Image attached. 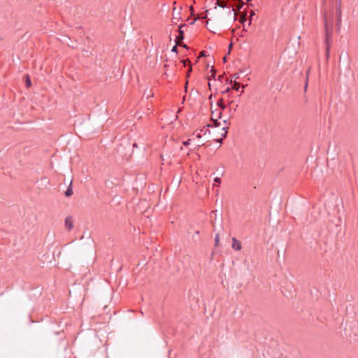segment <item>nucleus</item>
<instances>
[{"instance_id": "b1692460", "label": "nucleus", "mask_w": 358, "mask_h": 358, "mask_svg": "<svg viewBox=\"0 0 358 358\" xmlns=\"http://www.w3.org/2000/svg\"><path fill=\"white\" fill-rule=\"evenodd\" d=\"M204 55V52H201V54H200V57H202Z\"/></svg>"}, {"instance_id": "dca6fc26", "label": "nucleus", "mask_w": 358, "mask_h": 358, "mask_svg": "<svg viewBox=\"0 0 358 358\" xmlns=\"http://www.w3.org/2000/svg\"><path fill=\"white\" fill-rule=\"evenodd\" d=\"M189 144H190V139H188V140H187V141L183 142V145H188Z\"/></svg>"}, {"instance_id": "6ab92c4d", "label": "nucleus", "mask_w": 358, "mask_h": 358, "mask_svg": "<svg viewBox=\"0 0 358 358\" xmlns=\"http://www.w3.org/2000/svg\"><path fill=\"white\" fill-rule=\"evenodd\" d=\"M171 51L174 52H177V46L176 45L173 46Z\"/></svg>"}, {"instance_id": "4468645a", "label": "nucleus", "mask_w": 358, "mask_h": 358, "mask_svg": "<svg viewBox=\"0 0 358 358\" xmlns=\"http://www.w3.org/2000/svg\"><path fill=\"white\" fill-rule=\"evenodd\" d=\"M246 20L245 19V15L241 17L240 22L241 23H243Z\"/></svg>"}, {"instance_id": "a878e982", "label": "nucleus", "mask_w": 358, "mask_h": 358, "mask_svg": "<svg viewBox=\"0 0 358 358\" xmlns=\"http://www.w3.org/2000/svg\"><path fill=\"white\" fill-rule=\"evenodd\" d=\"M223 122H224V124H227V120H223Z\"/></svg>"}, {"instance_id": "c85d7f7f", "label": "nucleus", "mask_w": 358, "mask_h": 358, "mask_svg": "<svg viewBox=\"0 0 358 358\" xmlns=\"http://www.w3.org/2000/svg\"><path fill=\"white\" fill-rule=\"evenodd\" d=\"M183 47L185 48H187L186 45H183Z\"/></svg>"}, {"instance_id": "c756f323", "label": "nucleus", "mask_w": 358, "mask_h": 358, "mask_svg": "<svg viewBox=\"0 0 358 358\" xmlns=\"http://www.w3.org/2000/svg\"><path fill=\"white\" fill-rule=\"evenodd\" d=\"M203 143H201V144H199L198 146H201V145H203Z\"/></svg>"}, {"instance_id": "5701e85b", "label": "nucleus", "mask_w": 358, "mask_h": 358, "mask_svg": "<svg viewBox=\"0 0 358 358\" xmlns=\"http://www.w3.org/2000/svg\"><path fill=\"white\" fill-rule=\"evenodd\" d=\"M238 107V104H235L234 105V110H236V108Z\"/></svg>"}, {"instance_id": "2eb2a0df", "label": "nucleus", "mask_w": 358, "mask_h": 358, "mask_svg": "<svg viewBox=\"0 0 358 358\" xmlns=\"http://www.w3.org/2000/svg\"><path fill=\"white\" fill-rule=\"evenodd\" d=\"M239 78V74L238 73H236L234 75H233L232 76V78L231 79H238ZM231 81H232V80H231Z\"/></svg>"}, {"instance_id": "7c9ffc66", "label": "nucleus", "mask_w": 358, "mask_h": 358, "mask_svg": "<svg viewBox=\"0 0 358 358\" xmlns=\"http://www.w3.org/2000/svg\"><path fill=\"white\" fill-rule=\"evenodd\" d=\"M234 103L233 101H231L230 105L231 106Z\"/></svg>"}, {"instance_id": "f03ea898", "label": "nucleus", "mask_w": 358, "mask_h": 358, "mask_svg": "<svg viewBox=\"0 0 358 358\" xmlns=\"http://www.w3.org/2000/svg\"><path fill=\"white\" fill-rule=\"evenodd\" d=\"M210 127V124H207L203 127L199 131H195L193 135H194L197 138H201L202 136L206 135L208 133H210L208 128Z\"/></svg>"}, {"instance_id": "0eeeda50", "label": "nucleus", "mask_w": 358, "mask_h": 358, "mask_svg": "<svg viewBox=\"0 0 358 358\" xmlns=\"http://www.w3.org/2000/svg\"><path fill=\"white\" fill-rule=\"evenodd\" d=\"M337 15H338V23L341 22V1H338V4H337Z\"/></svg>"}, {"instance_id": "39448f33", "label": "nucleus", "mask_w": 358, "mask_h": 358, "mask_svg": "<svg viewBox=\"0 0 358 358\" xmlns=\"http://www.w3.org/2000/svg\"><path fill=\"white\" fill-rule=\"evenodd\" d=\"M65 226L68 230H71L73 227V224L72 221V218L70 217H67L65 219Z\"/></svg>"}, {"instance_id": "1a4fd4ad", "label": "nucleus", "mask_w": 358, "mask_h": 358, "mask_svg": "<svg viewBox=\"0 0 358 358\" xmlns=\"http://www.w3.org/2000/svg\"><path fill=\"white\" fill-rule=\"evenodd\" d=\"M73 194V189H72V187H71V185L68 187V189H66V191L65 192V195L66 196H70Z\"/></svg>"}, {"instance_id": "f257e3e1", "label": "nucleus", "mask_w": 358, "mask_h": 358, "mask_svg": "<svg viewBox=\"0 0 358 358\" xmlns=\"http://www.w3.org/2000/svg\"><path fill=\"white\" fill-rule=\"evenodd\" d=\"M221 114L222 113L220 110H212L211 120L216 127L221 125L220 122L219 121V120L221 119Z\"/></svg>"}, {"instance_id": "4be33fe9", "label": "nucleus", "mask_w": 358, "mask_h": 358, "mask_svg": "<svg viewBox=\"0 0 358 358\" xmlns=\"http://www.w3.org/2000/svg\"><path fill=\"white\" fill-rule=\"evenodd\" d=\"M324 20H325V24H326V26L327 27V23H328V22H327V17H325V18H324Z\"/></svg>"}, {"instance_id": "ddd939ff", "label": "nucleus", "mask_w": 358, "mask_h": 358, "mask_svg": "<svg viewBox=\"0 0 358 358\" xmlns=\"http://www.w3.org/2000/svg\"><path fill=\"white\" fill-rule=\"evenodd\" d=\"M217 4L220 6L221 8L225 7V3L224 2L220 3L219 1H217Z\"/></svg>"}, {"instance_id": "cd10ccee", "label": "nucleus", "mask_w": 358, "mask_h": 358, "mask_svg": "<svg viewBox=\"0 0 358 358\" xmlns=\"http://www.w3.org/2000/svg\"><path fill=\"white\" fill-rule=\"evenodd\" d=\"M253 15H255L254 12L251 13L250 16H252Z\"/></svg>"}, {"instance_id": "412c9836", "label": "nucleus", "mask_w": 358, "mask_h": 358, "mask_svg": "<svg viewBox=\"0 0 358 358\" xmlns=\"http://www.w3.org/2000/svg\"><path fill=\"white\" fill-rule=\"evenodd\" d=\"M218 241H219V236L217 235L216 237H215V242H216V243H218Z\"/></svg>"}, {"instance_id": "423d86ee", "label": "nucleus", "mask_w": 358, "mask_h": 358, "mask_svg": "<svg viewBox=\"0 0 358 358\" xmlns=\"http://www.w3.org/2000/svg\"><path fill=\"white\" fill-rule=\"evenodd\" d=\"M228 127H226V126H224L222 129V133H221V136L222 138L220 139H217V142H219V143H222V138H224L227 134V129Z\"/></svg>"}, {"instance_id": "20e7f679", "label": "nucleus", "mask_w": 358, "mask_h": 358, "mask_svg": "<svg viewBox=\"0 0 358 358\" xmlns=\"http://www.w3.org/2000/svg\"><path fill=\"white\" fill-rule=\"evenodd\" d=\"M185 26V25H182V26L179 27V29H178L179 34L176 37V45H180V43L182 42V41L184 38V35H183L184 34V31H183V30L182 29Z\"/></svg>"}, {"instance_id": "f8f14e48", "label": "nucleus", "mask_w": 358, "mask_h": 358, "mask_svg": "<svg viewBox=\"0 0 358 358\" xmlns=\"http://www.w3.org/2000/svg\"><path fill=\"white\" fill-rule=\"evenodd\" d=\"M217 105H218V106H220L222 110L225 108V106L223 104L222 99H220V100L217 102Z\"/></svg>"}, {"instance_id": "393cba45", "label": "nucleus", "mask_w": 358, "mask_h": 358, "mask_svg": "<svg viewBox=\"0 0 358 358\" xmlns=\"http://www.w3.org/2000/svg\"><path fill=\"white\" fill-rule=\"evenodd\" d=\"M223 61H224V62H227V57H224L223 58Z\"/></svg>"}, {"instance_id": "f3484780", "label": "nucleus", "mask_w": 358, "mask_h": 358, "mask_svg": "<svg viewBox=\"0 0 358 358\" xmlns=\"http://www.w3.org/2000/svg\"><path fill=\"white\" fill-rule=\"evenodd\" d=\"M192 70V66H190L189 69H188L187 72V77L189 76Z\"/></svg>"}, {"instance_id": "aec40b11", "label": "nucleus", "mask_w": 358, "mask_h": 358, "mask_svg": "<svg viewBox=\"0 0 358 358\" xmlns=\"http://www.w3.org/2000/svg\"><path fill=\"white\" fill-rule=\"evenodd\" d=\"M184 65L185 66L187 64V63H189L190 61L189 59H185V60H183L182 61Z\"/></svg>"}, {"instance_id": "9b49d317", "label": "nucleus", "mask_w": 358, "mask_h": 358, "mask_svg": "<svg viewBox=\"0 0 358 358\" xmlns=\"http://www.w3.org/2000/svg\"><path fill=\"white\" fill-rule=\"evenodd\" d=\"M229 14L232 15L233 20H236V14L234 13V9H230L229 11Z\"/></svg>"}, {"instance_id": "6e6552de", "label": "nucleus", "mask_w": 358, "mask_h": 358, "mask_svg": "<svg viewBox=\"0 0 358 358\" xmlns=\"http://www.w3.org/2000/svg\"><path fill=\"white\" fill-rule=\"evenodd\" d=\"M25 78H26L25 83H26L27 87H30L31 86V81L29 76L26 75Z\"/></svg>"}, {"instance_id": "7ed1b4c3", "label": "nucleus", "mask_w": 358, "mask_h": 358, "mask_svg": "<svg viewBox=\"0 0 358 358\" xmlns=\"http://www.w3.org/2000/svg\"><path fill=\"white\" fill-rule=\"evenodd\" d=\"M231 241H232V245H231L232 248L236 251L241 250L242 248L241 243L234 237L232 238Z\"/></svg>"}, {"instance_id": "bb28decb", "label": "nucleus", "mask_w": 358, "mask_h": 358, "mask_svg": "<svg viewBox=\"0 0 358 358\" xmlns=\"http://www.w3.org/2000/svg\"><path fill=\"white\" fill-rule=\"evenodd\" d=\"M231 47H232V43H230V44H229V49H230Z\"/></svg>"}, {"instance_id": "a211bd4d", "label": "nucleus", "mask_w": 358, "mask_h": 358, "mask_svg": "<svg viewBox=\"0 0 358 358\" xmlns=\"http://www.w3.org/2000/svg\"><path fill=\"white\" fill-rule=\"evenodd\" d=\"M215 182H219V183H220V182H221V178H219V177H216V178H215Z\"/></svg>"}, {"instance_id": "9d476101", "label": "nucleus", "mask_w": 358, "mask_h": 358, "mask_svg": "<svg viewBox=\"0 0 358 358\" xmlns=\"http://www.w3.org/2000/svg\"><path fill=\"white\" fill-rule=\"evenodd\" d=\"M239 83L236 81H234V85L232 86V89L238 91L239 90Z\"/></svg>"}]
</instances>
